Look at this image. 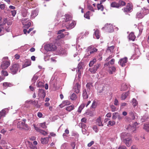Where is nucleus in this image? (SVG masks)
Returning a JSON list of instances; mask_svg holds the SVG:
<instances>
[{"label":"nucleus","instance_id":"46","mask_svg":"<svg viewBox=\"0 0 149 149\" xmlns=\"http://www.w3.org/2000/svg\"><path fill=\"white\" fill-rule=\"evenodd\" d=\"M116 123V122L114 121H109L107 126L108 127L114 125Z\"/></svg>","mask_w":149,"mask_h":149},{"label":"nucleus","instance_id":"24","mask_svg":"<svg viewBox=\"0 0 149 149\" xmlns=\"http://www.w3.org/2000/svg\"><path fill=\"white\" fill-rule=\"evenodd\" d=\"M149 118V115L147 113H146L141 119V121L142 123L145 121Z\"/></svg>","mask_w":149,"mask_h":149},{"label":"nucleus","instance_id":"48","mask_svg":"<svg viewBox=\"0 0 149 149\" xmlns=\"http://www.w3.org/2000/svg\"><path fill=\"white\" fill-rule=\"evenodd\" d=\"M38 126L40 127L43 129L46 128L47 126L46 125L45 122H43V123H40L39 124Z\"/></svg>","mask_w":149,"mask_h":149},{"label":"nucleus","instance_id":"42","mask_svg":"<svg viewBox=\"0 0 149 149\" xmlns=\"http://www.w3.org/2000/svg\"><path fill=\"white\" fill-rule=\"evenodd\" d=\"M143 17L144 15L143 14L140 12H138L136 14V17L137 18H138L139 19H140L143 18Z\"/></svg>","mask_w":149,"mask_h":149},{"label":"nucleus","instance_id":"21","mask_svg":"<svg viewBox=\"0 0 149 149\" xmlns=\"http://www.w3.org/2000/svg\"><path fill=\"white\" fill-rule=\"evenodd\" d=\"M95 32L93 34V37L94 38H96L97 39H99L100 38V32L99 30L96 29V30L94 29Z\"/></svg>","mask_w":149,"mask_h":149},{"label":"nucleus","instance_id":"54","mask_svg":"<svg viewBox=\"0 0 149 149\" xmlns=\"http://www.w3.org/2000/svg\"><path fill=\"white\" fill-rule=\"evenodd\" d=\"M1 74L2 75L4 76H7L8 75L7 72L6 71H5L3 70L1 71Z\"/></svg>","mask_w":149,"mask_h":149},{"label":"nucleus","instance_id":"41","mask_svg":"<svg viewBox=\"0 0 149 149\" xmlns=\"http://www.w3.org/2000/svg\"><path fill=\"white\" fill-rule=\"evenodd\" d=\"M97 6L98 10H100L102 11L103 10L104 7L103 5L102 4V3H98Z\"/></svg>","mask_w":149,"mask_h":149},{"label":"nucleus","instance_id":"36","mask_svg":"<svg viewBox=\"0 0 149 149\" xmlns=\"http://www.w3.org/2000/svg\"><path fill=\"white\" fill-rule=\"evenodd\" d=\"M36 86L38 87L39 88H41L44 87V83L42 82L37 81V82Z\"/></svg>","mask_w":149,"mask_h":149},{"label":"nucleus","instance_id":"49","mask_svg":"<svg viewBox=\"0 0 149 149\" xmlns=\"http://www.w3.org/2000/svg\"><path fill=\"white\" fill-rule=\"evenodd\" d=\"M97 103L94 100L91 106V108H92L93 109L97 107Z\"/></svg>","mask_w":149,"mask_h":149},{"label":"nucleus","instance_id":"16","mask_svg":"<svg viewBox=\"0 0 149 149\" xmlns=\"http://www.w3.org/2000/svg\"><path fill=\"white\" fill-rule=\"evenodd\" d=\"M28 127V126L27 124H25V122H21V123H19L17 125V127L20 129H27Z\"/></svg>","mask_w":149,"mask_h":149},{"label":"nucleus","instance_id":"25","mask_svg":"<svg viewBox=\"0 0 149 149\" xmlns=\"http://www.w3.org/2000/svg\"><path fill=\"white\" fill-rule=\"evenodd\" d=\"M132 5L130 3H128L126 7L124 9V11L125 12H128L131 11L132 10Z\"/></svg>","mask_w":149,"mask_h":149},{"label":"nucleus","instance_id":"12","mask_svg":"<svg viewBox=\"0 0 149 149\" xmlns=\"http://www.w3.org/2000/svg\"><path fill=\"white\" fill-rule=\"evenodd\" d=\"M65 31V29H63L60 30L58 31L57 33L58 34V35L57 37V40L60 39L61 38H64L65 37L64 33H63V32H64Z\"/></svg>","mask_w":149,"mask_h":149},{"label":"nucleus","instance_id":"56","mask_svg":"<svg viewBox=\"0 0 149 149\" xmlns=\"http://www.w3.org/2000/svg\"><path fill=\"white\" fill-rule=\"evenodd\" d=\"M110 107L112 112H114L116 111V107L114 105L111 104Z\"/></svg>","mask_w":149,"mask_h":149},{"label":"nucleus","instance_id":"22","mask_svg":"<svg viewBox=\"0 0 149 149\" xmlns=\"http://www.w3.org/2000/svg\"><path fill=\"white\" fill-rule=\"evenodd\" d=\"M96 123L99 126L102 127L103 126V124L102 123V120L101 118L100 117H99L97 119Z\"/></svg>","mask_w":149,"mask_h":149},{"label":"nucleus","instance_id":"10","mask_svg":"<svg viewBox=\"0 0 149 149\" xmlns=\"http://www.w3.org/2000/svg\"><path fill=\"white\" fill-rule=\"evenodd\" d=\"M100 66V64L97 63L95 65L93 68H89V70L92 73H95L99 69Z\"/></svg>","mask_w":149,"mask_h":149},{"label":"nucleus","instance_id":"4","mask_svg":"<svg viewBox=\"0 0 149 149\" xmlns=\"http://www.w3.org/2000/svg\"><path fill=\"white\" fill-rule=\"evenodd\" d=\"M3 32H1L2 29L1 27V26L0 25V36H1L4 33L6 32H11L12 31V26H6H6L5 28H3Z\"/></svg>","mask_w":149,"mask_h":149},{"label":"nucleus","instance_id":"3","mask_svg":"<svg viewBox=\"0 0 149 149\" xmlns=\"http://www.w3.org/2000/svg\"><path fill=\"white\" fill-rule=\"evenodd\" d=\"M19 65L17 63H15L13 64L10 67V72L13 74H15L17 73L19 68Z\"/></svg>","mask_w":149,"mask_h":149},{"label":"nucleus","instance_id":"59","mask_svg":"<svg viewBox=\"0 0 149 149\" xmlns=\"http://www.w3.org/2000/svg\"><path fill=\"white\" fill-rule=\"evenodd\" d=\"M92 129L96 133H97L98 132V130L97 127L96 125H94L93 126Z\"/></svg>","mask_w":149,"mask_h":149},{"label":"nucleus","instance_id":"7","mask_svg":"<svg viewBox=\"0 0 149 149\" xmlns=\"http://www.w3.org/2000/svg\"><path fill=\"white\" fill-rule=\"evenodd\" d=\"M28 18H22V24L24 25V27L25 28L28 29L31 25V23L30 22L28 21Z\"/></svg>","mask_w":149,"mask_h":149},{"label":"nucleus","instance_id":"23","mask_svg":"<svg viewBox=\"0 0 149 149\" xmlns=\"http://www.w3.org/2000/svg\"><path fill=\"white\" fill-rule=\"evenodd\" d=\"M130 92L129 91L125 93H123L121 95V99L122 100H125L129 95Z\"/></svg>","mask_w":149,"mask_h":149},{"label":"nucleus","instance_id":"51","mask_svg":"<svg viewBox=\"0 0 149 149\" xmlns=\"http://www.w3.org/2000/svg\"><path fill=\"white\" fill-rule=\"evenodd\" d=\"M96 59L95 58H94L92 60L90 61L89 64V66L90 67H92L94 63L96 62Z\"/></svg>","mask_w":149,"mask_h":149},{"label":"nucleus","instance_id":"38","mask_svg":"<svg viewBox=\"0 0 149 149\" xmlns=\"http://www.w3.org/2000/svg\"><path fill=\"white\" fill-rule=\"evenodd\" d=\"M130 116L132 118V120H134L135 118L136 114L135 113L133 112L132 111H130L129 113Z\"/></svg>","mask_w":149,"mask_h":149},{"label":"nucleus","instance_id":"33","mask_svg":"<svg viewBox=\"0 0 149 149\" xmlns=\"http://www.w3.org/2000/svg\"><path fill=\"white\" fill-rule=\"evenodd\" d=\"M11 86V84L10 83L5 82L3 83V86L4 89H6L8 87H10Z\"/></svg>","mask_w":149,"mask_h":149},{"label":"nucleus","instance_id":"55","mask_svg":"<svg viewBox=\"0 0 149 149\" xmlns=\"http://www.w3.org/2000/svg\"><path fill=\"white\" fill-rule=\"evenodd\" d=\"M118 4L120 5V7L123 6L126 4V3L124 1H120L118 2Z\"/></svg>","mask_w":149,"mask_h":149},{"label":"nucleus","instance_id":"58","mask_svg":"<svg viewBox=\"0 0 149 149\" xmlns=\"http://www.w3.org/2000/svg\"><path fill=\"white\" fill-rule=\"evenodd\" d=\"M7 144L6 142L3 140H1L0 141V145H2V146H4V145L5 146Z\"/></svg>","mask_w":149,"mask_h":149},{"label":"nucleus","instance_id":"31","mask_svg":"<svg viewBox=\"0 0 149 149\" xmlns=\"http://www.w3.org/2000/svg\"><path fill=\"white\" fill-rule=\"evenodd\" d=\"M129 39L130 40L134 41L135 38V36L134 35V33L132 32L130 33L128 36Z\"/></svg>","mask_w":149,"mask_h":149},{"label":"nucleus","instance_id":"61","mask_svg":"<svg viewBox=\"0 0 149 149\" xmlns=\"http://www.w3.org/2000/svg\"><path fill=\"white\" fill-rule=\"evenodd\" d=\"M42 105L41 103H39L38 101V103H36L35 106L37 108H40V107Z\"/></svg>","mask_w":149,"mask_h":149},{"label":"nucleus","instance_id":"50","mask_svg":"<svg viewBox=\"0 0 149 149\" xmlns=\"http://www.w3.org/2000/svg\"><path fill=\"white\" fill-rule=\"evenodd\" d=\"M76 98V95L74 93H73L70 97V99L72 100H75Z\"/></svg>","mask_w":149,"mask_h":149},{"label":"nucleus","instance_id":"30","mask_svg":"<svg viewBox=\"0 0 149 149\" xmlns=\"http://www.w3.org/2000/svg\"><path fill=\"white\" fill-rule=\"evenodd\" d=\"M41 142L42 144H46L49 141V137L42 138L41 139Z\"/></svg>","mask_w":149,"mask_h":149},{"label":"nucleus","instance_id":"44","mask_svg":"<svg viewBox=\"0 0 149 149\" xmlns=\"http://www.w3.org/2000/svg\"><path fill=\"white\" fill-rule=\"evenodd\" d=\"M38 78V77L37 76H36L35 75L33 76V77L31 81L32 82V84H34L36 80Z\"/></svg>","mask_w":149,"mask_h":149},{"label":"nucleus","instance_id":"43","mask_svg":"<svg viewBox=\"0 0 149 149\" xmlns=\"http://www.w3.org/2000/svg\"><path fill=\"white\" fill-rule=\"evenodd\" d=\"M92 86V84L90 83H88L86 84V86L88 93L90 92V90L91 88V87Z\"/></svg>","mask_w":149,"mask_h":149},{"label":"nucleus","instance_id":"20","mask_svg":"<svg viewBox=\"0 0 149 149\" xmlns=\"http://www.w3.org/2000/svg\"><path fill=\"white\" fill-rule=\"evenodd\" d=\"M31 61L30 59H26L24 61V63L22 65V68L30 66L31 65Z\"/></svg>","mask_w":149,"mask_h":149},{"label":"nucleus","instance_id":"9","mask_svg":"<svg viewBox=\"0 0 149 149\" xmlns=\"http://www.w3.org/2000/svg\"><path fill=\"white\" fill-rule=\"evenodd\" d=\"M127 61V57H125L120 59L118 61V63L122 67H125V66Z\"/></svg>","mask_w":149,"mask_h":149},{"label":"nucleus","instance_id":"8","mask_svg":"<svg viewBox=\"0 0 149 149\" xmlns=\"http://www.w3.org/2000/svg\"><path fill=\"white\" fill-rule=\"evenodd\" d=\"M102 29H105L109 32H112L113 31V26L110 24H106L105 26L102 27Z\"/></svg>","mask_w":149,"mask_h":149},{"label":"nucleus","instance_id":"63","mask_svg":"<svg viewBox=\"0 0 149 149\" xmlns=\"http://www.w3.org/2000/svg\"><path fill=\"white\" fill-rule=\"evenodd\" d=\"M11 12L12 16L14 17L15 16L16 13V11L15 10H11Z\"/></svg>","mask_w":149,"mask_h":149},{"label":"nucleus","instance_id":"18","mask_svg":"<svg viewBox=\"0 0 149 149\" xmlns=\"http://www.w3.org/2000/svg\"><path fill=\"white\" fill-rule=\"evenodd\" d=\"M81 88V85L78 83H77L75 86H74L73 89L74 91L77 93H79L80 89Z\"/></svg>","mask_w":149,"mask_h":149},{"label":"nucleus","instance_id":"15","mask_svg":"<svg viewBox=\"0 0 149 149\" xmlns=\"http://www.w3.org/2000/svg\"><path fill=\"white\" fill-rule=\"evenodd\" d=\"M64 19H65V23H63L62 26H63L65 25H66L67 23H68V22H70V23L71 22V17L70 15H66L65 16V18H64Z\"/></svg>","mask_w":149,"mask_h":149},{"label":"nucleus","instance_id":"19","mask_svg":"<svg viewBox=\"0 0 149 149\" xmlns=\"http://www.w3.org/2000/svg\"><path fill=\"white\" fill-rule=\"evenodd\" d=\"M124 142L125 143V144L127 147H130L132 143L131 139V138L125 139L124 140Z\"/></svg>","mask_w":149,"mask_h":149},{"label":"nucleus","instance_id":"45","mask_svg":"<svg viewBox=\"0 0 149 149\" xmlns=\"http://www.w3.org/2000/svg\"><path fill=\"white\" fill-rule=\"evenodd\" d=\"M132 105L134 107H135L138 104L137 100L135 98H133L132 100Z\"/></svg>","mask_w":149,"mask_h":149},{"label":"nucleus","instance_id":"1","mask_svg":"<svg viewBox=\"0 0 149 149\" xmlns=\"http://www.w3.org/2000/svg\"><path fill=\"white\" fill-rule=\"evenodd\" d=\"M97 49L95 47L91 45L88 47L86 50V53L85 54L84 57H90L94 52H96Z\"/></svg>","mask_w":149,"mask_h":149},{"label":"nucleus","instance_id":"26","mask_svg":"<svg viewBox=\"0 0 149 149\" xmlns=\"http://www.w3.org/2000/svg\"><path fill=\"white\" fill-rule=\"evenodd\" d=\"M70 104V102L68 100H67L63 101L62 104L60 105L59 106L61 108L63 107L65 105H69Z\"/></svg>","mask_w":149,"mask_h":149},{"label":"nucleus","instance_id":"14","mask_svg":"<svg viewBox=\"0 0 149 149\" xmlns=\"http://www.w3.org/2000/svg\"><path fill=\"white\" fill-rule=\"evenodd\" d=\"M69 23H70V24L68 25V23H67L66 25L64 26H66L67 29H72L75 26L76 24V22L75 21H71V22L70 23L69 22Z\"/></svg>","mask_w":149,"mask_h":149},{"label":"nucleus","instance_id":"64","mask_svg":"<svg viewBox=\"0 0 149 149\" xmlns=\"http://www.w3.org/2000/svg\"><path fill=\"white\" fill-rule=\"evenodd\" d=\"M30 148L31 149H37V147L35 146H34L31 144L30 146Z\"/></svg>","mask_w":149,"mask_h":149},{"label":"nucleus","instance_id":"53","mask_svg":"<svg viewBox=\"0 0 149 149\" xmlns=\"http://www.w3.org/2000/svg\"><path fill=\"white\" fill-rule=\"evenodd\" d=\"M90 13V11H88L85 14H84V17L85 18L89 19H90V17L89 16Z\"/></svg>","mask_w":149,"mask_h":149},{"label":"nucleus","instance_id":"5","mask_svg":"<svg viewBox=\"0 0 149 149\" xmlns=\"http://www.w3.org/2000/svg\"><path fill=\"white\" fill-rule=\"evenodd\" d=\"M45 49L47 51H54L56 48V46L53 44H46L44 47Z\"/></svg>","mask_w":149,"mask_h":149},{"label":"nucleus","instance_id":"32","mask_svg":"<svg viewBox=\"0 0 149 149\" xmlns=\"http://www.w3.org/2000/svg\"><path fill=\"white\" fill-rule=\"evenodd\" d=\"M128 87L125 84H123L121 86L120 90L121 91H124L127 90Z\"/></svg>","mask_w":149,"mask_h":149},{"label":"nucleus","instance_id":"37","mask_svg":"<svg viewBox=\"0 0 149 149\" xmlns=\"http://www.w3.org/2000/svg\"><path fill=\"white\" fill-rule=\"evenodd\" d=\"M111 6L113 8H118L120 7V5L118 4V3L113 2L111 3Z\"/></svg>","mask_w":149,"mask_h":149},{"label":"nucleus","instance_id":"29","mask_svg":"<svg viewBox=\"0 0 149 149\" xmlns=\"http://www.w3.org/2000/svg\"><path fill=\"white\" fill-rule=\"evenodd\" d=\"M38 12L37 10H34L32 11L31 16L32 18H34L38 15Z\"/></svg>","mask_w":149,"mask_h":149},{"label":"nucleus","instance_id":"13","mask_svg":"<svg viewBox=\"0 0 149 149\" xmlns=\"http://www.w3.org/2000/svg\"><path fill=\"white\" fill-rule=\"evenodd\" d=\"M46 95V93L45 90L42 89H39L38 96L40 97L44 98Z\"/></svg>","mask_w":149,"mask_h":149},{"label":"nucleus","instance_id":"11","mask_svg":"<svg viewBox=\"0 0 149 149\" xmlns=\"http://www.w3.org/2000/svg\"><path fill=\"white\" fill-rule=\"evenodd\" d=\"M33 126L36 131L40 133L44 136H45L48 134V133L47 132H45L44 130H41L40 128L36 126L35 124H33Z\"/></svg>","mask_w":149,"mask_h":149},{"label":"nucleus","instance_id":"40","mask_svg":"<svg viewBox=\"0 0 149 149\" xmlns=\"http://www.w3.org/2000/svg\"><path fill=\"white\" fill-rule=\"evenodd\" d=\"M74 109V106L73 105H72L67 107L65 109L66 110L69 111H70Z\"/></svg>","mask_w":149,"mask_h":149},{"label":"nucleus","instance_id":"34","mask_svg":"<svg viewBox=\"0 0 149 149\" xmlns=\"http://www.w3.org/2000/svg\"><path fill=\"white\" fill-rule=\"evenodd\" d=\"M6 109H3L0 111V119L2 117H4L5 116L6 114Z\"/></svg>","mask_w":149,"mask_h":149},{"label":"nucleus","instance_id":"60","mask_svg":"<svg viewBox=\"0 0 149 149\" xmlns=\"http://www.w3.org/2000/svg\"><path fill=\"white\" fill-rule=\"evenodd\" d=\"M114 104L116 106H118L119 105L118 100L117 98H115L114 101Z\"/></svg>","mask_w":149,"mask_h":149},{"label":"nucleus","instance_id":"27","mask_svg":"<svg viewBox=\"0 0 149 149\" xmlns=\"http://www.w3.org/2000/svg\"><path fill=\"white\" fill-rule=\"evenodd\" d=\"M82 96L84 99H86L88 98V95L87 94L86 89H84L83 90Z\"/></svg>","mask_w":149,"mask_h":149},{"label":"nucleus","instance_id":"6","mask_svg":"<svg viewBox=\"0 0 149 149\" xmlns=\"http://www.w3.org/2000/svg\"><path fill=\"white\" fill-rule=\"evenodd\" d=\"M138 124V123L136 122L134 123L132 125H128L127 129L129 131H131V132H134L136 130L137 126Z\"/></svg>","mask_w":149,"mask_h":149},{"label":"nucleus","instance_id":"62","mask_svg":"<svg viewBox=\"0 0 149 149\" xmlns=\"http://www.w3.org/2000/svg\"><path fill=\"white\" fill-rule=\"evenodd\" d=\"M6 6V5L4 4H0V8L2 10H4Z\"/></svg>","mask_w":149,"mask_h":149},{"label":"nucleus","instance_id":"39","mask_svg":"<svg viewBox=\"0 0 149 149\" xmlns=\"http://www.w3.org/2000/svg\"><path fill=\"white\" fill-rule=\"evenodd\" d=\"M143 129L147 132H149V123L144 125Z\"/></svg>","mask_w":149,"mask_h":149},{"label":"nucleus","instance_id":"17","mask_svg":"<svg viewBox=\"0 0 149 149\" xmlns=\"http://www.w3.org/2000/svg\"><path fill=\"white\" fill-rule=\"evenodd\" d=\"M21 15L24 17H27L29 15L28 10L25 8H22L21 10Z\"/></svg>","mask_w":149,"mask_h":149},{"label":"nucleus","instance_id":"52","mask_svg":"<svg viewBox=\"0 0 149 149\" xmlns=\"http://www.w3.org/2000/svg\"><path fill=\"white\" fill-rule=\"evenodd\" d=\"M118 112H114L113 113L112 115V118L113 120H115L117 118L118 116Z\"/></svg>","mask_w":149,"mask_h":149},{"label":"nucleus","instance_id":"2","mask_svg":"<svg viewBox=\"0 0 149 149\" xmlns=\"http://www.w3.org/2000/svg\"><path fill=\"white\" fill-rule=\"evenodd\" d=\"M10 65V62L7 56L4 57L2 59V62L0 67L3 70L6 69Z\"/></svg>","mask_w":149,"mask_h":149},{"label":"nucleus","instance_id":"28","mask_svg":"<svg viewBox=\"0 0 149 149\" xmlns=\"http://www.w3.org/2000/svg\"><path fill=\"white\" fill-rule=\"evenodd\" d=\"M58 53L60 55L65 56L67 55V52L65 50L60 49L58 52Z\"/></svg>","mask_w":149,"mask_h":149},{"label":"nucleus","instance_id":"57","mask_svg":"<svg viewBox=\"0 0 149 149\" xmlns=\"http://www.w3.org/2000/svg\"><path fill=\"white\" fill-rule=\"evenodd\" d=\"M87 7L88 9V10H91L92 11L94 12V10L91 5L89 4H88Z\"/></svg>","mask_w":149,"mask_h":149},{"label":"nucleus","instance_id":"47","mask_svg":"<svg viewBox=\"0 0 149 149\" xmlns=\"http://www.w3.org/2000/svg\"><path fill=\"white\" fill-rule=\"evenodd\" d=\"M114 48V46L108 47L107 49V52H108L109 51L111 52H113Z\"/></svg>","mask_w":149,"mask_h":149},{"label":"nucleus","instance_id":"35","mask_svg":"<svg viewBox=\"0 0 149 149\" xmlns=\"http://www.w3.org/2000/svg\"><path fill=\"white\" fill-rule=\"evenodd\" d=\"M109 73L111 74H112L113 72L115 71L116 68L115 67L111 66L109 67Z\"/></svg>","mask_w":149,"mask_h":149}]
</instances>
